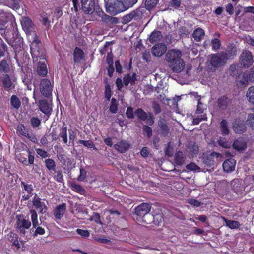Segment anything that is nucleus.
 Listing matches in <instances>:
<instances>
[{
	"label": "nucleus",
	"mask_w": 254,
	"mask_h": 254,
	"mask_svg": "<svg viewBox=\"0 0 254 254\" xmlns=\"http://www.w3.org/2000/svg\"><path fill=\"white\" fill-rule=\"evenodd\" d=\"M104 82L105 84V96L106 98V100L109 101L111 97L110 82L108 81V78L107 76H104Z\"/></svg>",
	"instance_id": "obj_23"
},
{
	"label": "nucleus",
	"mask_w": 254,
	"mask_h": 254,
	"mask_svg": "<svg viewBox=\"0 0 254 254\" xmlns=\"http://www.w3.org/2000/svg\"><path fill=\"white\" fill-rule=\"evenodd\" d=\"M106 61L108 64V66L106 68L107 75L111 78V51L108 53Z\"/></svg>",
	"instance_id": "obj_40"
},
{
	"label": "nucleus",
	"mask_w": 254,
	"mask_h": 254,
	"mask_svg": "<svg viewBox=\"0 0 254 254\" xmlns=\"http://www.w3.org/2000/svg\"><path fill=\"white\" fill-rule=\"evenodd\" d=\"M32 202L34 207L39 211V213L43 214L47 211L48 207L45 202L41 201V199L37 194L32 198Z\"/></svg>",
	"instance_id": "obj_9"
},
{
	"label": "nucleus",
	"mask_w": 254,
	"mask_h": 254,
	"mask_svg": "<svg viewBox=\"0 0 254 254\" xmlns=\"http://www.w3.org/2000/svg\"><path fill=\"white\" fill-rule=\"evenodd\" d=\"M56 173V175L54 176V179L58 182L60 183H62L64 182V177L62 174V171L61 170H58L57 171L55 172Z\"/></svg>",
	"instance_id": "obj_44"
},
{
	"label": "nucleus",
	"mask_w": 254,
	"mask_h": 254,
	"mask_svg": "<svg viewBox=\"0 0 254 254\" xmlns=\"http://www.w3.org/2000/svg\"><path fill=\"white\" fill-rule=\"evenodd\" d=\"M134 114L139 120L146 121L150 125H153L154 123L152 114L150 113H147L141 108L136 109L134 112Z\"/></svg>",
	"instance_id": "obj_8"
},
{
	"label": "nucleus",
	"mask_w": 254,
	"mask_h": 254,
	"mask_svg": "<svg viewBox=\"0 0 254 254\" xmlns=\"http://www.w3.org/2000/svg\"><path fill=\"white\" fill-rule=\"evenodd\" d=\"M158 0H146L145 6L147 9H150L154 7L157 3Z\"/></svg>",
	"instance_id": "obj_43"
},
{
	"label": "nucleus",
	"mask_w": 254,
	"mask_h": 254,
	"mask_svg": "<svg viewBox=\"0 0 254 254\" xmlns=\"http://www.w3.org/2000/svg\"><path fill=\"white\" fill-rule=\"evenodd\" d=\"M246 127L243 121L236 120L233 125V129L237 133H242L245 131Z\"/></svg>",
	"instance_id": "obj_17"
},
{
	"label": "nucleus",
	"mask_w": 254,
	"mask_h": 254,
	"mask_svg": "<svg viewBox=\"0 0 254 254\" xmlns=\"http://www.w3.org/2000/svg\"><path fill=\"white\" fill-rule=\"evenodd\" d=\"M223 220L226 223V225L231 229H236L239 228L240 224L239 222L235 220H228L225 218H223Z\"/></svg>",
	"instance_id": "obj_34"
},
{
	"label": "nucleus",
	"mask_w": 254,
	"mask_h": 254,
	"mask_svg": "<svg viewBox=\"0 0 254 254\" xmlns=\"http://www.w3.org/2000/svg\"><path fill=\"white\" fill-rule=\"evenodd\" d=\"M7 237L9 241L12 243L13 245L16 246L17 248L20 247L19 241L18 240V237L17 234L11 231L7 235Z\"/></svg>",
	"instance_id": "obj_27"
},
{
	"label": "nucleus",
	"mask_w": 254,
	"mask_h": 254,
	"mask_svg": "<svg viewBox=\"0 0 254 254\" xmlns=\"http://www.w3.org/2000/svg\"><path fill=\"white\" fill-rule=\"evenodd\" d=\"M167 46L165 44L158 43L152 48V53L154 56L161 57L166 51Z\"/></svg>",
	"instance_id": "obj_14"
},
{
	"label": "nucleus",
	"mask_w": 254,
	"mask_h": 254,
	"mask_svg": "<svg viewBox=\"0 0 254 254\" xmlns=\"http://www.w3.org/2000/svg\"><path fill=\"white\" fill-rule=\"evenodd\" d=\"M11 105L15 109H18L21 106V102L15 95H12L10 98Z\"/></svg>",
	"instance_id": "obj_32"
},
{
	"label": "nucleus",
	"mask_w": 254,
	"mask_h": 254,
	"mask_svg": "<svg viewBox=\"0 0 254 254\" xmlns=\"http://www.w3.org/2000/svg\"><path fill=\"white\" fill-rule=\"evenodd\" d=\"M249 82H254V66L253 67L249 73H244L243 79L237 80V84L241 86H246Z\"/></svg>",
	"instance_id": "obj_11"
},
{
	"label": "nucleus",
	"mask_w": 254,
	"mask_h": 254,
	"mask_svg": "<svg viewBox=\"0 0 254 254\" xmlns=\"http://www.w3.org/2000/svg\"><path fill=\"white\" fill-rule=\"evenodd\" d=\"M45 164L46 168L51 173H52V171L55 172L56 163L53 159L51 158L46 159L45 160Z\"/></svg>",
	"instance_id": "obj_30"
},
{
	"label": "nucleus",
	"mask_w": 254,
	"mask_h": 254,
	"mask_svg": "<svg viewBox=\"0 0 254 254\" xmlns=\"http://www.w3.org/2000/svg\"><path fill=\"white\" fill-rule=\"evenodd\" d=\"M198 98V103H197V107L196 109V113L197 114H200L202 113L203 112V111L206 109L205 106L200 101V98L199 97Z\"/></svg>",
	"instance_id": "obj_47"
},
{
	"label": "nucleus",
	"mask_w": 254,
	"mask_h": 254,
	"mask_svg": "<svg viewBox=\"0 0 254 254\" xmlns=\"http://www.w3.org/2000/svg\"><path fill=\"white\" fill-rule=\"evenodd\" d=\"M233 147L235 150H243L246 147V143L243 139L239 138L234 141L233 143Z\"/></svg>",
	"instance_id": "obj_24"
},
{
	"label": "nucleus",
	"mask_w": 254,
	"mask_h": 254,
	"mask_svg": "<svg viewBox=\"0 0 254 254\" xmlns=\"http://www.w3.org/2000/svg\"><path fill=\"white\" fill-rule=\"evenodd\" d=\"M151 210V206L147 203H142L135 208V213L139 216H144Z\"/></svg>",
	"instance_id": "obj_15"
},
{
	"label": "nucleus",
	"mask_w": 254,
	"mask_h": 254,
	"mask_svg": "<svg viewBox=\"0 0 254 254\" xmlns=\"http://www.w3.org/2000/svg\"><path fill=\"white\" fill-rule=\"evenodd\" d=\"M162 37V34L159 31H154L150 36L149 41L152 43L159 41Z\"/></svg>",
	"instance_id": "obj_36"
},
{
	"label": "nucleus",
	"mask_w": 254,
	"mask_h": 254,
	"mask_svg": "<svg viewBox=\"0 0 254 254\" xmlns=\"http://www.w3.org/2000/svg\"><path fill=\"white\" fill-rule=\"evenodd\" d=\"M30 123L33 128H36L40 125L41 122L38 117H32L30 119Z\"/></svg>",
	"instance_id": "obj_42"
},
{
	"label": "nucleus",
	"mask_w": 254,
	"mask_h": 254,
	"mask_svg": "<svg viewBox=\"0 0 254 254\" xmlns=\"http://www.w3.org/2000/svg\"><path fill=\"white\" fill-rule=\"evenodd\" d=\"M129 144L127 141L122 140L114 145L116 150L121 153H124L128 149Z\"/></svg>",
	"instance_id": "obj_20"
},
{
	"label": "nucleus",
	"mask_w": 254,
	"mask_h": 254,
	"mask_svg": "<svg viewBox=\"0 0 254 254\" xmlns=\"http://www.w3.org/2000/svg\"><path fill=\"white\" fill-rule=\"evenodd\" d=\"M188 149L189 151L192 153V156H193L197 154L198 151V148L197 145L194 143L190 144Z\"/></svg>",
	"instance_id": "obj_45"
},
{
	"label": "nucleus",
	"mask_w": 254,
	"mask_h": 254,
	"mask_svg": "<svg viewBox=\"0 0 254 254\" xmlns=\"http://www.w3.org/2000/svg\"><path fill=\"white\" fill-rule=\"evenodd\" d=\"M66 136H67V127L66 126L65 123H64L62 128L60 129L59 136L61 138H63Z\"/></svg>",
	"instance_id": "obj_52"
},
{
	"label": "nucleus",
	"mask_w": 254,
	"mask_h": 254,
	"mask_svg": "<svg viewBox=\"0 0 254 254\" xmlns=\"http://www.w3.org/2000/svg\"><path fill=\"white\" fill-rule=\"evenodd\" d=\"M16 219L15 229L21 236L24 237L26 235V229L30 228L31 223L29 219H26L23 214L17 215Z\"/></svg>",
	"instance_id": "obj_3"
},
{
	"label": "nucleus",
	"mask_w": 254,
	"mask_h": 254,
	"mask_svg": "<svg viewBox=\"0 0 254 254\" xmlns=\"http://www.w3.org/2000/svg\"><path fill=\"white\" fill-rule=\"evenodd\" d=\"M230 102V100L225 96L219 98L217 101L218 106L221 109H226Z\"/></svg>",
	"instance_id": "obj_28"
},
{
	"label": "nucleus",
	"mask_w": 254,
	"mask_h": 254,
	"mask_svg": "<svg viewBox=\"0 0 254 254\" xmlns=\"http://www.w3.org/2000/svg\"><path fill=\"white\" fill-rule=\"evenodd\" d=\"M235 165L236 162L234 159H227L223 164V170L226 172H231L234 170Z\"/></svg>",
	"instance_id": "obj_19"
},
{
	"label": "nucleus",
	"mask_w": 254,
	"mask_h": 254,
	"mask_svg": "<svg viewBox=\"0 0 254 254\" xmlns=\"http://www.w3.org/2000/svg\"><path fill=\"white\" fill-rule=\"evenodd\" d=\"M151 56L150 51H145L143 53V59L146 62H149L151 60Z\"/></svg>",
	"instance_id": "obj_64"
},
{
	"label": "nucleus",
	"mask_w": 254,
	"mask_h": 254,
	"mask_svg": "<svg viewBox=\"0 0 254 254\" xmlns=\"http://www.w3.org/2000/svg\"><path fill=\"white\" fill-rule=\"evenodd\" d=\"M66 205L65 203L56 206L54 210V216L57 219H61L66 212Z\"/></svg>",
	"instance_id": "obj_16"
},
{
	"label": "nucleus",
	"mask_w": 254,
	"mask_h": 254,
	"mask_svg": "<svg viewBox=\"0 0 254 254\" xmlns=\"http://www.w3.org/2000/svg\"><path fill=\"white\" fill-rule=\"evenodd\" d=\"M16 130L17 133L19 135L25 137L28 136L29 129L23 124L18 125Z\"/></svg>",
	"instance_id": "obj_31"
},
{
	"label": "nucleus",
	"mask_w": 254,
	"mask_h": 254,
	"mask_svg": "<svg viewBox=\"0 0 254 254\" xmlns=\"http://www.w3.org/2000/svg\"><path fill=\"white\" fill-rule=\"evenodd\" d=\"M175 162L179 165L183 164L184 162L183 154L182 152H178L175 155Z\"/></svg>",
	"instance_id": "obj_41"
},
{
	"label": "nucleus",
	"mask_w": 254,
	"mask_h": 254,
	"mask_svg": "<svg viewBox=\"0 0 254 254\" xmlns=\"http://www.w3.org/2000/svg\"><path fill=\"white\" fill-rule=\"evenodd\" d=\"M10 70V66L7 61L5 59H2L0 62V74H7Z\"/></svg>",
	"instance_id": "obj_22"
},
{
	"label": "nucleus",
	"mask_w": 254,
	"mask_h": 254,
	"mask_svg": "<svg viewBox=\"0 0 254 254\" xmlns=\"http://www.w3.org/2000/svg\"><path fill=\"white\" fill-rule=\"evenodd\" d=\"M73 61L75 63H78L84 60L85 53L80 48L76 47L73 51Z\"/></svg>",
	"instance_id": "obj_18"
},
{
	"label": "nucleus",
	"mask_w": 254,
	"mask_h": 254,
	"mask_svg": "<svg viewBox=\"0 0 254 254\" xmlns=\"http://www.w3.org/2000/svg\"><path fill=\"white\" fill-rule=\"evenodd\" d=\"M38 107L40 111L47 116L46 120H47L53 111L52 101H48L46 99L40 100L38 102Z\"/></svg>",
	"instance_id": "obj_6"
},
{
	"label": "nucleus",
	"mask_w": 254,
	"mask_h": 254,
	"mask_svg": "<svg viewBox=\"0 0 254 254\" xmlns=\"http://www.w3.org/2000/svg\"><path fill=\"white\" fill-rule=\"evenodd\" d=\"M87 171L85 169L81 168L80 169V175L78 176L77 180L79 181H83L85 180L86 177Z\"/></svg>",
	"instance_id": "obj_55"
},
{
	"label": "nucleus",
	"mask_w": 254,
	"mask_h": 254,
	"mask_svg": "<svg viewBox=\"0 0 254 254\" xmlns=\"http://www.w3.org/2000/svg\"><path fill=\"white\" fill-rule=\"evenodd\" d=\"M71 188L74 191L79 193L81 194H83L85 191V189L80 185L75 183H73L71 184Z\"/></svg>",
	"instance_id": "obj_38"
},
{
	"label": "nucleus",
	"mask_w": 254,
	"mask_h": 254,
	"mask_svg": "<svg viewBox=\"0 0 254 254\" xmlns=\"http://www.w3.org/2000/svg\"><path fill=\"white\" fill-rule=\"evenodd\" d=\"M72 1L73 7L71 9L72 11L74 10L75 12H77L79 9H81L80 3L78 0H72Z\"/></svg>",
	"instance_id": "obj_58"
},
{
	"label": "nucleus",
	"mask_w": 254,
	"mask_h": 254,
	"mask_svg": "<svg viewBox=\"0 0 254 254\" xmlns=\"http://www.w3.org/2000/svg\"><path fill=\"white\" fill-rule=\"evenodd\" d=\"M26 151L28 153V160L27 161L28 165H33L34 164V156L32 155L31 151L29 149H27L26 150Z\"/></svg>",
	"instance_id": "obj_57"
},
{
	"label": "nucleus",
	"mask_w": 254,
	"mask_h": 254,
	"mask_svg": "<svg viewBox=\"0 0 254 254\" xmlns=\"http://www.w3.org/2000/svg\"><path fill=\"white\" fill-rule=\"evenodd\" d=\"M246 97L250 103L254 104V86H251L248 88Z\"/></svg>",
	"instance_id": "obj_33"
},
{
	"label": "nucleus",
	"mask_w": 254,
	"mask_h": 254,
	"mask_svg": "<svg viewBox=\"0 0 254 254\" xmlns=\"http://www.w3.org/2000/svg\"><path fill=\"white\" fill-rule=\"evenodd\" d=\"M4 4L13 9H19L20 8V0H5Z\"/></svg>",
	"instance_id": "obj_25"
},
{
	"label": "nucleus",
	"mask_w": 254,
	"mask_h": 254,
	"mask_svg": "<svg viewBox=\"0 0 254 254\" xmlns=\"http://www.w3.org/2000/svg\"><path fill=\"white\" fill-rule=\"evenodd\" d=\"M187 168L188 170H190L191 171H196L199 169L198 166L196 165L194 163H190L189 164L187 165Z\"/></svg>",
	"instance_id": "obj_63"
},
{
	"label": "nucleus",
	"mask_w": 254,
	"mask_h": 254,
	"mask_svg": "<svg viewBox=\"0 0 254 254\" xmlns=\"http://www.w3.org/2000/svg\"><path fill=\"white\" fill-rule=\"evenodd\" d=\"M253 62L252 53L247 50L243 51L240 57L241 66L244 68H248L252 65Z\"/></svg>",
	"instance_id": "obj_7"
},
{
	"label": "nucleus",
	"mask_w": 254,
	"mask_h": 254,
	"mask_svg": "<svg viewBox=\"0 0 254 254\" xmlns=\"http://www.w3.org/2000/svg\"><path fill=\"white\" fill-rule=\"evenodd\" d=\"M7 51V45L4 43H1L0 46V59L5 55V52Z\"/></svg>",
	"instance_id": "obj_54"
},
{
	"label": "nucleus",
	"mask_w": 254,
	"mask_h": 254,
	"mask_svg": "<svg viewBox=\"0 0 254 254\" xmlns=\"http://www.w3.org/2000/svg\"><path fill=\"white\" fill-rule=\"evenodd\" d=\"M76 232L78 234L81 236L83 238H87L90 235V233L88 230L78 228L76 229Z\"/></svg>",
	"instance_id": "obj_48"
},
{
	"label": "nucleus",
	"mask_w": 254,
	"mask_h": 254,
	"mask_svg": "<svg viewBox=\"0 0 254 254\" xmlns=\"http://www.w3.org/2000/svg\"><path fill=\"white\" fill-rule=\"evenodd\" d=\"M78 143L83 145L84 146L87 147L88 148H92V147L94 146V143L91 140H79Z\"/></svg>",
	"instance_id": "obj_49"
},
{
	"label": "nucleus",
	"mask_w": 254,
	"mask_h": 254,
	"mask_svg": "<svg viewBox=\"0 0 254 254\" xmlns=\"http://www.w3.org/2000/svg\"><path fill=\"white\" fill-rule=\"evenodd\" d=\"M142 129L143 132L146 134L148 138L151 137L152 135V130L150 127L147 125H144L142 127Z\"/></svg>",
	"instance_id": "obj_50"
},
{
	"label": "nucleus",
	"mask_w": 254,
	"mask_h": 254,
	"mask_svg": "<svg viewBox=\"0 0 254 254\" xmlns=\"http://www.w3.org/2000/svg\"><path fill=\"white\" fill-rule=\"evenodd\" d=\"M20 184L23 190L26 191L27 193L33 194L34 189L32 185L28 184L23 181H21Z\"/></svg>",
	"instance_id": "obj_39"
},
{
	"label": "nucleus",
	"mask_w": 254,
	"mask_h": 254,
	"mask_svg": "<svg viewBox=\"0 0 254 254\" xmlns=\"http://www.w3.org/2000/svg\"><path fill=\"white\" fill-rule=\"evenodd\" d=\"M230 58L225 53H220L217 54H213L210 58V64L214 67H218L222 66L225 63V60L227 58Z\"/></svg>",
	"instance_id": "obj_5"
},
{
	"label": "nucleus",
	"mask_w": 254,
	"mask_h": 254,
	"mask_svg": "<svg viewBox=\"0 0 254 254\" xmlns=\"http://www.w3.org/2000/svg\"><path fill=\"white\" fill-rule=\"evenodd\" d=\"M21 25L23 29L27 34H30L34 29V24L28 17H24L22 18Z\"/></svg>",
	"instance_id": "obj_12"
},
{
	"label": "nucleus",
	"mask_w": 254,
	"mask_h": 254,
	"mask_svg": "<svg viewBox=\"0 0 254 254\" xmlns=\"http://www.w3.org/2000/svg\"><path fill=\"white\" fill-rule=\"evenodd\" d=\"M220 157H221V155L219 153L213 152L208 155H204L203 162L206 165L211 166L214 164Z\"/></svg>",
	"instance_id": "obj_13"
},
{
	"label": "nucleus",
	"mask_w": 254,
	"mask_h": 254,
	"mask_svg": "<svg viewBox=\"0 0 254 254\" xmlns=\"http://www.w3.org/2000/svg\"><path fill=\"white\" fill-rule=\"evenodd\" d=\"M158 126L161 128V133L164 136H167L169 132V129L165 120L161 119L158 123Z\"/></svg>",
	"instance_id": "obj_21"
},
{
	"label": "nucleus",
	"mask_w": 254,
	"mask_h": 254,
	"mask_svg": "<svg viewBox=\"0 0 254 254\" xmlns=\"http://www.w3.org/2000/svg\"><path fill=\"white\" fill-rule=\"evenodd\" d=\"M247 122L248 125H249L251 128L254 129V113L249 114Z\"/></svg>",
	"instance_id": "obj_46"
},
{
	"label": "nucleus",
	"mask_w": 254,
	"mask_h": 254,
	"mask_svg": "<svg viewBox=\"0 0 254 254\" xmlns=\"http://www.w3.org/2000/svg\"><path fill=\"white\" fill-rule=\"evenodd\" d=\"M81 9L86 14H91L95 11V2L94 0H81Z\"/></svg>",
	"instance_id": "obj_10"
},
{
	"label": "nucleus",
	"mask_w": 254,
	"mask_h": 254,
	"mask_svg": "<svg viewBox=\"0 0 254 254\" xmlns=\"http://www.w3.org/2000/svg\"><path fill=\"white\" fill-rule=\"evenodd\" d=\"M204 31L200 28L195 29L192 34L193 38L196 41H200L204 37Z\"/></svg>",
	"instance_id": "obj_29"
},
{
	"label": "nucleus",
	"mask_w": 254,
	"mask_h": 254,
	"mask_svg": "<svg viewBox=\"0 0 254 254\" xmlns=\"http://www.w3.org/2000/svg\"><path fill=\"white\" fill-rule=\"evenodd\" d=\"M30 53L34 61H37L38 59L41 60L37 63V74L42 77H46L48 73V70L47 66V61L45 50L41 40L36 33L34 34L32 38L30 44Z\"/></svg>",
	"instance_id": "obj_1"
},
{
	"label": "nucleus",
	"mask_w": 254,
	"mask_h": 254,
	"mask_svg": "<svg viewBox=\"0 0 254 254\" xmlns=\"http://www.w3.org/2000/svg\"><path fill=\"white\" fill-rule=\"evenodd\" d=\"M31 214V218L32 225L34 228H36L38 225V215L35 210L31 209L30 210Z\"/></svg>",
	"instance_id": "obj_37"
},
{
	"label": "nucleus",
	"mask_w": 254,
	"mask_h": 254,
	"mask_svg": "<svg viewBox=\"0 0 254 254\" xmlns=\"http://www.w3.org/2000/svg\"><path fill=\"white\" fill-rule=\"evenodd\" d=\"M206 115L204 114L201 115V117H197L193 119L192 123L194 125H198L200 122L202 121L206 120Z\"/></svg>",
	"instance_id": "obj_56"
},
{
	"label": "nucleus",
	"mask_w": 254,
	"mask_h": 254,
	"mask_svg": "<svg viewBox=\"0 0 254 254\" xmlns=\"http://www.w3.org/2000/svg\"><path fill=\"white\" fill-rule=\"evenodd\" d=\"M110 44H111V42H106L104 46L100 49L99 52L101 55H103L106 53L107 51V49Z\"/></svg>",
	"instance_id": "obj_61"
},
{
	"label": "nucleus",
	"mask_w": 254,
	"mask_h": 254,
	"mask_svg": "<svg viewBox=\"0 0 254 254\" xmlns=\"http://www.w3.org/2000/svg\"><path fill=\"white\" fill-rule=\"evenodd\" d=\"M212 47L215 50H217L220 46V41L219 39L215 38L212 40Z\"/></svg>",
	"instance_id": "obj_59"
},
{
	"label": "nucleus",
	"mask_w": 254,
	"mask_h": 254,
	"mask_svg": "<svg viewBox=\"0 0 254 254\" xmlns=\"http://www.w3.org/2000/svg\"><path fill=\"white\" fill-rule=\"evenodd\" d=\"M218 142L219 145L221 146L224 148H229L231 146V143L226 141L225 139L223 138H220L218 140Z\"/></svg>",
	"instance_id": "obj_51"
},
{
	"label": "nucleus",
	"mask_w": 254,
	"mask_h": 254,
	"mask_svg": "<svg viewBox=\"0 0 254 254\" xmlns=\"http://www.w3.org/2000/svg\"><path fill=\"white\" fill-rule=\"evenodd\" d=\"M181 56V52L175 49L168 51L165 55V59L169 63V67L174 72H179L184 68L185 64Z\"/></svg>",
	"instance_id": "obj_2"
},
{
	"label": "nucleus",
	"mask_w": 254,
	"mask_h": 254,
	"mask_svg": "<svg viewBox=\"0 0 254 254\" xmlns=\"http://www.w3.org/2000/svg\"><path fill=\"white\" fill-rule=\"evenodd\" d=\"M126 114L127 117L129 119L134 118V112L133 108L131 107H128L127 109Z\"/></svg>",
	"instance_id": "obj_60"
},
{
	"label": "nucleus",
	"mask_w": 254,
	"mask_h": 254,
	"mask_svg": "<svg viewBox=\"0 0 254 254\" xmlns=\"http://www.w3.org/2000/svg\"><path fill=\"white\" fill-rule=\"evenodd\" d=\"M53 84L50 79L43 78L41 80L39 88L41 94L45 97H49L52 95Z\"/></svg>",
	"instance_id": "obj_4"
},
{
	"label": "nucleus",
	"mask_w": 254,
	"mask_h": 254,
	"mask_svg": "<svg viewBox=\"0 0 254 254\" xmlns=\"http://www.w3.org/2000/svg\"><path fill=\"white\" fill-rule=\"evenodd\" d=\"M36 151L37 154L42 158H46L49 156V153L42 149L37 148Z\"/></svg>",
	"instance_id": "obj_53"
},
{
	"label": "nucleus",
	"mask_w": 254,
	"mask_h": 254,
	"mask_svg": "<svg viewBox=\"0 0 254 254\" xmlns=\"http://www.w3.org/2000/svg\"><path fill=\"white\" fill-rule=\"evenodd\" d=\"M92 220H94L96 223L102 224V223L100 220V216L98 213H94L92 216Z\"/></svg>",
	"instance_id": "obj_62"
},
{
	"label": "nucleus",
	"mask_w": 254,
	"mask_h": 254,
	"mask_svg": "<svg viewBox=\"0 0 254 254\" xmlns=\"http://www.w3.org/2000/svg\"><path fill=\"white\" fill-rule=\"evenodd\" d=\"M228 122L225 120H223L220 122V130L221 133L224 135H227L229 133V129L228 127Z\"/></svg>",
	"instance_id": "obj_35"
},
{
	"label": "nucleus",
	"mask_w": 254,
	"mask_h": 254,
	"mask_svg": "<svg viewBox=\"0 0 254 254\" xmlns=\"http://www.w3.org/2000/svg\"><path fill=\"white\" fill-rule=\"evenodd\" d=\"M3 76L1 79L2 85L4 89L9 91L12 86V82L9 76L7 74H3Z\"/></svg>",
	"instance_id": "obj_26"
}]
</instances>
